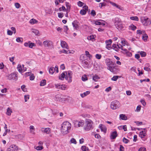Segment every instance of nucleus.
<instances>
[{
    "mask_svg": "<svg viewBox=\"0 0 151 151\" xmlns=\"http://www.w3.org/2000/svg\"><path fill=\"white\" fill-rule=\"evenodd\" d=\"M46 80L45 79H43L40 82V86H44L46 84Z\"/></svg>",
    "mask_w": 151,
    "mask_h": 151,
    "instance_id": "b1692460",
    "label": "nucleus"
},
{
    "mask_svg": "<svg viewBox=\"0 0 151 151\" xmlns=\"http://www.w3.org/2000/svg\"><path fill=\"white\" fill-rule=\"evenodd\" d=\"M73 122L74 123V125L75 127H78V121L74 120Z\"/></svg>",
    "mask_w": 151,
    "mask_h": 151,
    "instance_id": "f704fd0d",
    "label": "nucleus"
},
{
    "mask_svg": "<svg viewBox=\"0 0 151 151\" xmlns=\"http://www.w3.org/2000/svg\"><path fill=\"white\" fill-rule=\"evenodd\" d=\"M115 25L116 27L119 30H121L123 28V26L121 22V20L116 17L114 19Z\"/></svg>",
    "mask_w": 151,
    "mask_h": 151,
    "instance_id": "7ed1b4c3",
    "label": "nucleus"
},
{
    "mask_svg": "<svg viewBox=\"0 0 151 151\" xmlns=\"http://www.w3.org/2000/svg\"><path fill=\"white\" fill-rule=\"evenodd\" d=\"M100 19H98L95 21V24L96 25H101L104 26L105 25V24L100 22Z\"/></svg>",
    "mask_w": 151,
    "mask_h": 151,
    "instance_id": "a211bd4d",
    "label": "nucleus"
},
{
    "mask_svg": "<svg viewBox=\"0 0 151 151\" xmlns=\"http://www.w3.org/2000/svg\"><path fill=\"white\" fill-rule=\"evenodd\" d=\"M56 88L62 90H65L66 88V86L65 85H60L59 84L55 85Z\"/></svg>",
    "mask_w": 151,
    "mask_h": 151,
    "instance_id": "9d476101",
    "label": "nucleus"
},
{
    "mask_svg": "<svg viewBox=\"0 0 151 151\" xmlns=\"http://www.w3.org/2000/svg\"><path fill=\"white\" fill-rule=\"evenodd\" d=\"M148 37L147 35L145 34V35L142 36V39L145 41H147Z\"/></svg>",
    "mask_w": 151,
    "mask_h": 151,
    "instance_id": "c03bdc74",
    "label": "nucleus"
},
{
    "mask_svg": "<svg viewBox=\"0 0 151 151\" xmlns=\"http://www.w3.org/2000/svg\"><path fill=\"white\" fill-rule=\"evenodd\" d=\"M93 122L90 119H87L86 121L84 129L88 131L93 128L92 124Z\"/></svg>",
    "mask_w": 151,
    "mask_h": 151,
    "instance_id": "f03ea898",
    "label": "nucleus"
},
{
    "mask_svg": "<svg viewBox=\"0 0 151 151\" xmlns=\"http://www.w3.org/2000/svg\"><path fill=\"white\" fill-rule=\"evenodd\" d=\"M25 88V86L24 85H23L21 86V89L24 92L26 91H27L26 89Z\"/></svg>",
    "mask_w": 151,
    "mask_h": 151,
    "instance_id": "e2e57ef3",
    "label": "nucleus"
},
{
    "mask_svg": "<svg viewBox=\"0 0 151 151\" xmlns=\"http://www.w3.org/2000/svg\"><path fill=\"white\" fill-rule=\"evenodd\" d=\"M120 106V103L117 100L113 101L111 103V108L114 110L118 109Z\"/></svg>",
    "mask_w": 151,
    "mask_h": 151,
    "instance_id": "20e7f679",
    "label": "nucleus"
},
{
    "mask_svg": "<svg viewBox=\"0 0 151 151\" xmlns=\"http://www.w3.org/2000/svg\"><path fill=\"white\" fill-rule=\"evenodd\" d=\"M81 149L83 151H88V148L85 146H82Z\"/></svg>",
    "mask_w": 151,
    "mask_h": 151,
    "instance_id": "c9c22d12",
    "label": "nucleus"
},
{
    "mask_svg": "<svg viewBox=\"0 0 151 151\" xmlns=\"http://www.w3.org/2000/svg\"><path fill=\"white\" fill-rule=\"evenodd\" d=\"M61 47L63 48H67L68 45L66 42L63 41H61L60 43Z\"/></svg>",
    "mask_w": 151,
    "mask_h": 151,
    "instance_id": "dca6fc26",
    "label": "nucleus"
},
{
    "mask_svg": "<svg viewBox=\"0 0 151 151\" xmlns=\"http://www.w3.org/2000/svg\"><path fill=\"white\" fill-rule=\"evenodd\" d=\"M77 4L78 6L81 7L83 5L84 3L81 1H79L78 2Z\"/></svg>",
    "mask_w": 151,
    "mask_h": 151,
    "instance_id": "603ef678",
    "label": "nucleus"
},
{
    "mask_svg": "<svg viewBox=\"0 0 151 151\" xmlns=\"http://www.w3.org/2000/svg\"><path fill=\"white\" fill-rule=\"evenodd\" d=\"M105 42L106 44V46L110 45L112 42V40L110 39L106 40Z\"/></svg>",
    "mask_w": 151,
    "mask_h": 151,
    "instance_id": "2f4dec72",
    "label": "nucleus"
},
{
    "mask_svg": "<svg viewBox=\"0 0 151 151\" xmlns=\"http://www.w3.org/2000/svg\"><path fill=\"white\" fill-rule=\"evenodd\" d=\"M123 141L125 143L127 144L129 141V140L125 137H124L123 139Z\"/></svg>",
    "mask_w": 151,
    "mask_h": 151,
    "instance_id": "8fccbe9b",
    "label": "nucleus"
},
{
    "mask_svg": "<svg viewBox=\"0 0 151 151\" xmlns=\"http://www.w3.org/2000/svg\"><path fill=\"white\" fill-rule=\"evenodd\" d=\"M84 121L83 120H81L79 121L78 127H82L84 125Z\"/></svg>",
    "mask_w": 151,
    "mask_h": 151,
    "instance_id": "72a5a7b5",
    "label": "nucleus"
},
{
    "mask_svg": "<svg viewBox=\"0 0 151 151\" xmlns=\"http://www.w3.org/2000/svg\"><path fill=\"white\" fill-rule=\"evenodd\" d=\"M107 69L111 72L114 73H116L119 71V69L117 66H113L112 67L111 66L108 65L107 66Z\"/></svg>",
    "mask_w": 151,
    "mask_h": 151,
    "instance_id": "39448f33",
    "label": "nucleus"
},
{
    "mask_svg": "<svg viewBox=\"0 0 151 151\" xmlns=\"http://www.w3.org/2000/svg\"><path fill=\"white\" fill-rule=\"evenodd\" d=\"M24 101L25 102H27V100L29 99V95H25L24 96Z\"/></svg>",
    "mask_w": 151,
    "mask_h": 151,
    "instance_id": "6e6d98bb",
    "label": "nucleus"
},
{
    "mask_svg": "<svg viewBox=\"0 0 151 151\" xmlns=\"http://www.w3.org/2000/svg\"><path fill=\"white\" fill-rule=\"evenodd\" d=\"M55 72L54 68L53 67H51L49 70V73L51 74H52Z\"/></svg>",
    "mask_w": 151,
    "mask_h": 151,
    "instance_id": "bb28decb",
    "label": "nucleus"
},
{
    "mask_svg": "<svg viewBox=\"0 0 151 151\" xmlns=\"http://www.w3.org/2000/svg\"><path fill=\"white\" fill-rule=\"evenodd\" d=\"M12 112V109H10V108L9 107L7 109V111L6 112V114L9 116L10 115Z\"/></svg>",
    "mask_w": 151,
    "mask_h": 151,
    "instance_id": "393cba45",
    "label": "nucleus"
},
{
    "mask_svg": "<svg viewBox=\"0 0 151 151\" xmlns=\"http://www.w3.org/2000/svg\"><path fill=\"white\" fill-rule=\"evenodd\" d=\"M17 73V72H14L13 73H12L8 76V79L9 80L13 79L15 81L17 80L18 79Z\"/></svg>",
    "mask_w": 151,
    "mask_h": 151,
    "instance_id": "423d86ee",
    "label": "nucleus"
},
{
    "mask_svg": "<svg viewBox=\"0 0 151 151\" xmlns=\"http://www.w3.org/2000/svg\"><path fill=\"white\" fill-rule=\"evenodd\" d=\"M119 77V76H113V77L111 78V80L112 81H116L118 78Z\"/></svg>",
    "mask_w": 151,
    "mask_h": 151,
    "instance_id": "ea45409f",
    "label": "nucleus"
},
{
    "mask_svg": "<svg viewBox=\"0 0 151 151\" xmlns=\"http://www.w3.org/2000/svg\"><path fill=\"white\" fill-rule=\"evenodd\" d=\"M58 17L60 18H62L63 17V13H58Z\"/></svg>",
    "mask_w": 151,
    "mask_h": 151,
    "instance_id": "052dcab7",
    "label": "nucleus"
},
{
    "mask_svg": "<svg viewBox=\"0 0 151 151\" xmlns=\"http://www.w3.org/2000/svg\"><path fill=\"white\" fill-rule=\"evenodd\" d=\"M41 131L42 132L49 134L50 132V128H42V129Z\"/></svg>",
    "mask_w": 151,
    "mask_h": 151,
    "instance_id": "f8f14e48",
    "label": "nucleus"
},
{
    "mask_svg": "<svg viewBox=\"0 0 151 151\" xmlns=\"http://www.w3.org/2000/svg\"><path fill=\"white\" fill-rule=\"evenodd\" d=\"M119 117L122 120H126L127 119V117L124 114H121L119 115Z\"/></svg>",
    "mask_w": 151,
    "mask_h": 151,
    "instance_id": "412c9836",
    "label": "nucleus"
},
{
    "mask_svg": "<svg viewBox=\"0 0 151 151\" xmlns=\"http://www.w3.org/2000/svg\"><path fill=\"white\" fill-rule=\"evenodd\" d=\"M65 73H66V74L65 75V79L67 80L68 81H68L69 80V78L68 76V75H67V72L66 71H65Z\"/></svg>",
    "mask_w": 151,
    "mask_h": 151,
    "instance_id": "680f3d73",
    "label": "nucleus"
},
{
    "mask_svg": "<svg viewBox=\"0 0 151 151\" xmlns=\"http://www.w3.org/2000/svg\"><path fill=\"white\" fill-rule=\"evenodd\" d=\"M1 126H2L3 127L5 130V131L3 134V136H5L8 130L7 125L4 123H3V124H1Z\"/></svg>",
    "mask_w": 151,
    "mask_h": 151,
    "instance_id": "f3484780",
    "label": "nucleus"
},
{
    "mask_svg": "<svg viewBox=\"0 0 151 151\" xmlns=\"http://www.w3.org/2000/svg\"><path fill=\"white\" fill-rule=\"evenodd\" d=\"M65 96H63L61 94H58L55 96L56 98L58 99H60V98L61 97Z\"/></svg>",
    "mask_w": 151,
    "mask_h": 151,
    "instance_id": "49530a36",
    "label": "nucleus"
},
{
    "mask_svg": "<svg viewBox=\"0 0 151 151\" xmlns=\"http://www.w3.org/2000/svg\"><path fill=\"white\" fill-rule=\"evenodd\" d=\"M13 32L11 30H8L7 31V34L8 35H11L13 34Z\"/></svg>",
    "mask_w": 151,
    "mask_h": 151,
    "instance_id": "69168bd1",
    "label": "nucleus"
},
{
    "mask_svg": "<svg viewBox=\"0 0 151 151\" xmlns=\"http://www.w3.org/2000/svg\"><path fill=\"white\" fill-rule=\"evenodd\" d=\"M138 52L140 53V55L142 57H145L146 55V52L144 51Z\"/></svg>",
    "mask_w": 151,
    "mask_h": 151,
    "instance_id": "7c9ffc66",
    "label": "nucleus"
},
{
    "mask_svg": "<svg viewBox=\"0 0 151 151\" xmlns=\"http://www.w3.org/2000/svg\"><path fill=\"white\" fill-rule=\"evenodd\" d=\"M78 23V21L75 20H74L73 22L72 23V25L73 26V27L75 28L76 29H77L79 28V26L77 24V23Z\"/></svg>",
    "mask_w": 151,
    "mask_h": 151,
    "instance_id": "2eb2a0df",
    "label": "nucleus"
},
{
    "mask_svg": "<svg viewBox=\"0 0 151 151\" xmlns=\"http://www.w3.org/2000/svg\"><path fill=\"white\" fill-rule=\"evenodd\" d=\"M117 135L118 134L116 131L113 132L111 133L110 138L111 139H114L117 136Z\"/></svg>",
    "mask_w": 151,
    "mask_h": 151,
    "instance_id": "9b49d317",
    "label": "nucleus"
},
{
    "mask_svg": "<svg viewBox=\"0 0 151 151\" xmlns=\"http://www.w3.org/2000/svg\"><path fill=\"white\" fill-rule=\"evenodd\" d=\"M94 38L95 37H94V36L93 35L88 36L87 37V39L89 40L93 41V40H94Z\"/></svg>",
    "mask_w": 151,
    "mask_h": 151,
    "instance_id": "e433bc0d",
    "label": "nucleus"
},
{
    "mask_svg": "<svg viewBox=\"0 0 151 151\" xmlns=\"http://www.w3.org/2000/svg\"><path fill=\"white\" fill-rule=\"evenodd\" d=\"M95 57L96 58L98 59H100L101 57V55L100 54H96L95 55Z\"/></svg>",
    "mask_w": 151,
    "mask_h": 151,
    "instance_id": "bf43d9fd",
    "label": "nucleus"
},
{
    "mask_svg": "<svg viewBox=\"0 0 151 151\" xmlns=\"http://www.w3.org/2000/svg\"><path fill=\"white\" fill-rule=\"evenodd\" d=\"M91 14L93 17L95 16L96 15V13L95 10H92L91 11Z\"/></svg>",
    "mask_w": 151,
    "mask_h": 151,
    "instance_id": "4d7b16f0",
    "label": "nucleus"
},
{
    "mask_svg": "<svg viewBox=\"0 0 151 151\" xmlns=\"http://www.w3.org/2000/svg\"><path fill=\"white\" fill-rule=\"evenodd\" d=\"M16 41L18 42H22L23 41V39L22 38L18 37L16 39Z\"/></svg>",
    "mask_w": 151,
    "mask_h": 151,
    "instance_id": "37998d69",
    "label": "nucleus"
},
{
    "mask_svg": "<svg viewBox=\"0 0 151 151\" xmlns=\"http://www.w3.org/2000/svg\"><path fill=\"white\" fill-rule=\"evenodd\" d=\"M130 19L133 20H134L136 21H138L139 20V19L137 16H132L130 17Z\"/></svg>",
    "mask_w": 151,
    "mask_h": 151,
    "instance_id": "c85d7f7f",
    "label": "nucleus"
},
{
    "mask_svg": "<svg viewBox=\"0 0 151 151\" xmlns=\"http://www.w3.org/2000/svg\"><path fill=\"white\" fill-rule=\"evenodd\" d=\"M90 93L89 91H87L86 92H84L83 93L81 94V96L82 98H83L85 96H86Z\"/></svg>",
    "mask_w": 151,
    "mask_h": 151,
    "instance_id": "4be33fe9",
    "label": "nucleus"
},
{
    "mask_svg": "<svg viewBox=\"0 0 151 151\" xmlns=\"http://www.w3.org/2000/svg\"><path fill=\"white\" fill-rule=\"evenodd\" d=\"M67 72V75L68 76L69 78V80L68 81V82L70 83L72 81V72L71 71H69Z\"/></svg>",
    "mask_w": 151,
    "mask_h": 151,
    "instance_id": "4468645a",
    "label": "nucleus"
},
{
    "mask_svg": "<svg viewBox=\"0 0 151 151\" xmlns=\"http://www.w3.org/2000/svg\"><path fill=\"white\" fill-rule=\"evenodd\" d=\"M129 28L133 31L135 30L136 29V27L133 24H131L129 26Z\"/></svg>",
    "mask_w": 151,
    "mask_h": 151,
    "instance_id": "c756f323",
    "label": "nucleus"
},
{
    "mask_svg": "<svg viewBox=\"0 0 151 151\" xmlns=\"http://www.w3.org/2000/svg\"><path fill=\"white\" fill-rule=\"evenodd\" d=\"M71 125L69 122L65 121L63 122L62 124L60 129L62 133L64 135L67 134L69 133V131L70 130Z\"/></svg>",
    "mask_w": 151,
    "mask_h": 151,
    "instance_id": "f257e3e1",
    "label": "nucleus"
},
{
    "mask_svg": "<svg viewBox=\"0 0 151 151\" xmlns=\"http://www.w3.org/2000/svg\"><path fill=\"white\" fill-rule=\"evenodd\" d=\"M15 6L16 7L17 9L19 8L20 6V4L18 3H15Z\"/></svg>",
    "mask_w": 151,
    "mask_h": 151,
    "instance_id": "0e129e2a",
    "label": "nucleus"
},
{
    "mask_svg": "<svg viewBox=\"0 0 151 151\" xmlns=\"http://www.w3.org/2000/svg\"><path fill=\"white\" fill-rule=\"evenodd\" d=\"M17 68L18 71L19 72L21 73H22V68L20 64H18L17 65Z\"/></svg>",
    "mask_w": 151,
    "mask_h": 151,
    "instance_id": "5701e85b",
    "label": "nucleus"
},
{
    "mask_svg": "<svg viewBox=\"0 0 151 151\" xmlns=\"http://www.w3.org/2000/svg\"><path fill=\"white\" fill-rule=\"evenodd\" d=\"M106 5V3L105 2L101 3L99 4V7L101 8L103 6H105Z\"/></svg>",
    "mask_w": 151,
    "mask_h": 151,
    "instance_id": "a19ab883",
    "label": "nucleus"
},
{
    "mask_svg": "<svg viewBox=\"0 0 151 151\" xmlns=\"http://www.w3.org/2000/svg\"><path fill=\"white\" fill-rule=\"evenodd\" d=\"M138 151H146V148L144 147H141L139 149Z\"/></svg>",
    "mask_w": 151,
    "mask_h": 151,
    "instance_id": "338daca9",
    "label": "nucleus"
},
{
    "mask_svg": "<svg viewBox=\"0 0 151 151\" xmlns=\"http://www.w3.org/2000/svg\"><path fill=\"white\" fill-rule=\"evenodd\" d=\"M35 148L37 150H40L43 149V147L42 146H37Z\"/></svg>",
    "mask_w": 151,
    "mask_h": 151,
    "instance_id": "de8ad7c7",
    "label": "nucleus"
},
{
    "mask_svg": "<svg viewBox=\"0 0 151 151\" xmlns=\"http://www.w3.org/2000/svg\"><path fill=\"white\" fill-rule=\"evenodd\" d=\"M57 100H58L59 101L61 102H63L65 100V98L62 97L60 98V99H57Z\"/></svg>",
    "mask_w": 151,
    "mask_h": 151,
    "instance_id": "5fc2aeb1",
    "label": "nucleus"
},
{
    "mask_svg": "<svg viewBox=\"0 0 151 151\" xmlns=\"http://www.w3.org/2000/svg\"><path fill=\"white\" fill-rule=\"evenodd\" d=\"M83 9L81 10L80 11V14L82 15H84L86 14L87 12V11L88 9V6L85 5L83 7Z\"/></svg>",
    "mask_w": 151,
    "mask_h": 151,
    "instance_id": "1a4fd4ad",
    "label": "nucleus"
},
{
    "mask_svg": "<svg viewBox=\"0 0 151 151\" xmlns=\"http://www.w3.org/2000/svg\"><path fill=\"white\" fill-rule=\"evenodd\" d=\"M43 44L45 47H50L52 45L53 42L51 40H46L43 42Z\"/></svg>",
    "mask_w": 151,
    "mask_h": 151,
    "instance_id": "6e6552de",
    "label": "nucleus"
},
{
    "mask_svg": "<svg viewBox=\"0 0 151 151\" xmlns=\"http://www.w3.org/2000/svg\"><path fill=\"white\" fill-rule=\"evenodd\" d=\"M38 22L35 19H32L30 21V23L31 24H34Z\"/></svg>",
    "mask_w": 151,
    "mask_h": 151,
    "instance_id": "473e14b6",
    "label": "nucleus"
},
{
    "mask_svg": "<svg viewBox=\"0 0 151 151\" xmlns=\"http://www.w3.org/2000/svg\"><path fill=\"white\" fill-rule=\"evenodd\" d=\"M100 79V78L98 76L95 75L93 77V80L95 81H96V80L99 79Z\"/></svg>",
    "mask_w": 151,
    "mask_h": 151,
    "instance_id": "cd10ccee",
    "label": "nucleus"
},
{
    "mask_svg": "<svg viewBox=\"0 0 151 151\" xmlns=\"http://www.w3.org/2000/svg\"><path fill=\"white\" fill-rule=\"evenodd\" d=\"M8 149H10L11 151H17L18 148L16 145H11Z\"/></svg>",
    "mask_w": 151,
    "mask_h": 151,
    "instance_id": "ddd939ff",
    "label": "nucleus"
},
{
    "mask_svg": "<svg viewBox=\"0 0 151 151\" xmlns=\"http://www.w3.org/2000/svg\"><path fill=\"white\" fill-rule=\"evenodd\" d=\"M32 32L36 35H38L40 33L39 31L36 29H33Z\"/></svg>",
    "mask_w": 151,
    "mask_h": 151,
    "instance_id": "864d4df0",
    "label": "nucleus"
},
{
    "mask_svg": "<svg viewBox=\"0 0 151 151\" xmlns=\"http://www.w3.org/2000/svg\"><path fill=\"white\" fill-rule=\"evenodd\" d=\"M141 22L145 26H147L150 24V21L149 20V18H145V17L142 18L141 19Z\"/></svg>",
    "mask_w": 151,
    "mask_h": 151,
    "instance_id": "0eeeda50",
    "label": "nucleus"
},
{
    "mask_svg": "<svg viewBox=\"0 0 151 151\" xmlns=\"http://www.w3.org/2000/svg\"><path fill=\"white\" fill-rule=\"evenodd\" d=\"M65 5L67 7L66 11H70V5H69V3L67 2H65Z\"/></svg>",
    "mask_w": 151,
    "mask_h": 151,
    "instance_id": "a878e982",
    "label": "nucleus"
},
{
    "mask_svg": "<svg viewBox=\"0 0 151 151\" xmlns=\"http://www.w3.org/2000/svg\"><path fill=\"white\" fill-rule=\"evenodd\" d=\"M126 55L128 57H130L132 56V53L129 51H127L125 53Z\"/></svg>",
    "mask_w": 151,
    "mask_h": 151,
    "instance_id": "13d9d810",
    "label": "nucleus"
},
{
    "mask_svg": "<svg viewBox=\"0 0 151 151\" xmlns=\"http://www.w3.org/2000/svg\"><path fill=\"white\" fill-rule=\"evenodd\" d=\"M29 47L31 48H32L33 47H35V44L34 43L31 42L29 43Z\"/></svg>",
    "mask_w": 151,
    "mask_h": 151,
    "instance_id": "a18cd8bd",
    "label": "nucleus"
},
{
    "mask_svg": "<svg viewBox=\"0 0 151 151\" xmlns=\"http://www.w3.org/2000/svg\"><path fill=\"white\" fill-rule=\"evenodd\" d=\"M66 73L65 72H63L59 76V79L61 80H63L65 76Z\"/></svg>",
    "mask_w": 151,
    "mask_h": 151,
    "instance_id": "6ab92c4d",
    "label": "nucleus"
},
{
    "mask_svg": "<svg viewBox=\"0 0 151 151\" xmlns=\"http://www.w3.org/2000/svg\"><path fill=\"white\" fill-rule=\"evenodd\" d=\"M81 79L82 80L84 81H86L88 80V78L85 75H84L82 76Z\"/></svg>",
    "mask_w": 151,
    "mask_h": 151,
    "instance_id": "79ce46f5",
    "label": "nucleus"
},
{
    "mask_svg": "<svg viewBox=\"0 0 151 151\" xmlns=\"http://www.w3.org/2000/svg\"><path fill=\"white\" fill-rule=\"evenodd\" d=\"M35 78V76L33 74L31 73L30 75V80H33Z\"/></svg>",
    "mask_w": 151,
    "mask_h": 151,
    "instance_id": "3c124183",
    "label": "nucleus"
},
{
    "mask_svg": "<svg viewBox=\"0 0 151 151\" xmlns=\"http://www.w3.org/2000/svg\"><path fill=\"white\" fill-rule=\"evenodd\" d=\"M119 150L120 151H124V148L122 145L120 146Z\"/></svg>",
    "mask_w": 151,
    "mask_h": 151,
    "instance_id": "774afa93",
    "label": "nucleus"
},
{
    "mask_svg": "<svg viewBox=\"0 0 151 151\" xmlns=\"http://www.w3.org/2000/svg\"><path fill=\"white\" fill-rule=\"evenodd\" d=\"M70 142L71 143H74V144H76L77 143L76 139L74 138H72L70 140Z\"/></svg>",
    "mask_w": 151,
    "mask_h": 151,
    "instance_id": "09e8293b",
    "label": "nucleus"
},
{
    "mask_svg": "<svg viewBox=\"0 0 151 151\" xmlns=\"http://www.w3.org/2000/svg\"><path fill=\"white\" fill-rule=\"evenodd\" d=\"M117 45L116 46V44H114L112 45V48H113V49L116 51H118V48L117 47Z\"/></svg>",
    "mask_w": 151,
    "mask_h": 151,
    "instance_id": "58836bf2",
    "label": "nucleus"
},
{
    "mask_svg": "<svg viewBox=\"0 0 151 151\" xmlns=\"http://www.w3.org/2000/svg\"><path fill=\"white\" fill-rule=\"evenodd\" d=\"M145 135L146 133L145 131H142L139 132V136L141 138H143Z\"/></svg>",
    "mask_w": 151,
    "mask_h": 151,
    "instance_id": "aec40b11",
    "label": "nucleus"
},
{
    "mask_svg": "<svg viewBox=\"0 0 151 151\" xmlns=\"http://www.w3.org/2000/svg\"><path fill=\"white\" fill-rule=\"evenodd\" d=\"M102 124H100L99 125V127L101 129V131L103 132H105L106 131V128L102 127Z\"/></svg>",
    "mask_w": 151,
    "mask_h": 151,
    "instance_id": "4c0bfd02",
    "label": "nucleus"
}]
</instances>
